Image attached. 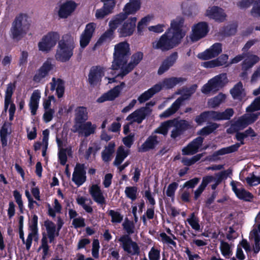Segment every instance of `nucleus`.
<instances>
[{"instance_id": "obj_64", "label": "nucleus", "mask_w": 260, "mask_h": 260, "mask_svg": "<svg viewBox=\"0 0 260 260\" xmlns=\"http://www.w3.org/2000/svg\"><path fill=\"white\" fill-rule=\"evenodd\" d=\"M95 28V24L94 23H89L86 25L85 29L82 33L92 38Z\"/></svg>"}, {"instance_id": "obj_1", "label": "nucleus", "mask_w": 260, "mask_h": 260, "mask_svg": "<svg viewBox=\"0 0 260 260\" xmlns=\"http://www.w3.org/2000/svg\"><path fill=\"white\" fill-rule=\"evenodd\" d=\"M59 39L60 35L57 31H49L43 36L38 44V47L39 51L47 53L58 43L55 59L61 62H66L73 56L76 47L75 38L70 33H68L63 35L61 40Z\"/></svg>"}, {"instance_id": "obj_60", "label": "nucleus", "mask_w": 260, "mask_h": 260, "mask_svg": "<svg viewBox=\"0 0 260 260\" xmlns=\"http://www.w3.org/2000/svg\"><path fill=\"white\" fill-rule=\"evenodd\" d=\"M178 187V184L177 182H173L169 185L166 190V194L172 199L174 198L175 192Z\"/></svg>"}, {"instance_id": "obj_62", "label": "nucleus", "mask_w": 260, "mask_h": 260, "mask_svg": "<svg viewBox=\"0 0 260 260\" xmlns=\"http://www.w3.org/2000/svg\"><path fill=\"white\" fill-rule=\"evenodd\" d=\"M255 0H241L237 2V6L240 9H246L249 8Z\"/></svg>"}, {"instance_id": "obj_40", "label": "nucleus", "mask_w": 260, "mask_h": 260, "mask_svg": "<svg viewBox=\"0 0 260 260\" xmlns=\"http://www.w3.org/2000/svg\"><path fill=\"white\" fill-rule=\"evenodd\" d=\"M76 201L77 203L82 206V207L88 213H91L93 211L91 204L92 202L90 199L82 196H78Z\"/></svg>"}, {"instance_id": "obj_47", "label": "nucleus", "mask_w": 260, "mask_h": 260, "mask_svg": "<svg viewBox=\"0 0 260 260\" xmlns=\"http://www.w3.org/2000/svg\"><path fill=\"white\" fill-rule=\"evenodd\" d=\"M226 99V95L222 92L219 93L218 95L211 99L209 101L210 105L213 107H216L223 102Z\"/></svg>"}, {"instance_id": "obj_61", "label": "nucleus", "mask_w": 260, "mask_h": 260, "mask_svg": "<svg viewBox=\"0 0 260 260\" xmlns=\"http://www.w3.org/2000/svg\"><path fill=\"white\" fill-rule=\"evenodd\" d=\"M124 230L130 235L135 232V225L133 222L125 220L122 224Z\"/></svg>"}, {"instance_id": "obj_20", "label": "nucleus", "mask_w": 260, "mask_h": 260, "mask_svg": "<svg viewBox=\"0 0 260 260\" xmlns=\"http://www.w3.org/2000/svg\"><path fill=\"white\" fill-rule=\"evenodd\" d=\"M178 58V54L177 52L172 53L162 61L158 69L157 74L160 75L168 71L175 63Z\"/></svg>"}, {"instance_id": "obj_50", "label": "nucleus", "mask_w": 260, "mask_h": 260, "mask_svg": "<svg viewBox=\"0 0 260 260\" xmlns=\"http://www.w3.org/2000/svg\"><path fill=\"white\" fill-rule=\"evenodd\" d=\"M124 192L126 196L132 201H134L137 199L138 194V188L137 187H126Z\"/></svg>"}, {"instance_id": "obj_32", "label": "nucleus", "mask_w": 260, "mask_h": 260, "mask_svg": "<svg viewBox=\"0 0 260 260\" xmlns=\"http://www.w3.org/2000/svg\"><path fill=\"white\" fill-rule=\"evenodd\" d=\"M187 81V79L183 77H171L169 78H165L162 81V85L160 84L162 87L169 89L173 88L177 84L180 82H184Z\"/></svg>"}, {"instance_id": "obj_31", "label": "nucleus", "mask_w": 260, "mask_h": 260, "mask_svg": "<svg viewBox=\"0 0 260 260\" xmlns=\"http://www.w3.org/2000/svg\"><path fill=\"white\" fill-rule=\"evenodd\" d=\"M213 120L219 121L223 120H230L234 114L232 108H227L223 112L212 111Z\"/></svg>"}, {"instance_id": "obj_30", "label": "nucleus", "mask_w": 260, "mask_h": 260, "mask_svg": "<svg viewBox=\"0 0 260 260\" xmlns=\"http://www.w3.org/2000/svg\"><path fill=\"white\" fill-rule=\"evenodd\" d=\"M41 93L40 90L38 89L34 90L30 96L29 104L31 114L32 115H35L37 113Z\"/></svg>"}, {"instance_id": "obj_19", "label": "nucleus", "mask_w": 260, "mask_h": 260, "mask_svg": "<svg viewBox=\"0 0 260 260\" xmlns=\"http://www.w3.org/2000/svg\"><path fill=\"white\" fill-rule=\"evenodd\" d=\"M206 15L209 18L217 22L224 21L226 17V14L224 10L220 7L215 6L207 10Z\"/></svg>"}, {"instance_id": "obj_12", "label": "nucleus", "mask_w": 260, "mask_h": 260, "mask_svg": "<svg viewBox=\"0 0 260 260\" xmlns=\"http://www.w3.org/2000/svg\"><path fill=\"white\" fill-rule=\"evenodd\" d=\"M184 21V19L182 18L178 20H173L171 23V27L166 30L169 31L170 34H172L181 42L185 35V32L182 29Z\"/></svg>"}, {"instance_id": "obj_42", "label": "nucleus", "mask_w": 260, "mask_h": 260, "mask_svg": "<svg viewBox=\"0 0 260 260\" xmlns=\"http://www.w3.org/2000/svg\"><path fill=\"white\" fill-rule=\"evenodd\" d=\"M172 122L171 120L162 122L160 126L155 129L154 133L167 135L169 128L172 127Z\"/></svg>"}, {"instance_id": "obj_48", "label": "nucleus", "mask_w": 260, "mask_h": 260, "mask_svg": "<svg viewBox=\"0 0 260 260\" xmlns=\"http://www.w3.org/2000/svg\"><path fill=\"white\" fill-rule=\"evenodd\" d=\"M197 87L198 86L196 84L191 85L189 87H183L182 95L181 98H183L184 100L188 99L196 92Z\"/></svg>"}, {"instance_id": "obj_44", "label": "nucleus", "mask_w": 260, "mask_h": 260, "mask_svg": "<svg viewBox=\"0 0 260 260\" xmlns=\"http://www.w3.org/2000/svg\"><path fill=\"white\" fill-rule=\"evenodd\" d=\"M128 150H125L123 146H119L116 152V156L113 162H122L128 154Z\"/></svg>"}, {"instance_id": "obj_27", "label": "nucleus", "mask_w": 260, "mask_h": 260, "mask_svg": "<svg viewBox=\"0 0 260 260\" xmlns=\"http://www.w3.org/2000/svg\"><path fill=\"white\" fill-rule=\"evenodd\" d=\"M161 89V85L160 84H156L141 94L139 96L138 100L140 103H144L152 97L155 93L159 92Z\"/></svg>"}, {"instance_id": "obj_51", "label": "nucleus", "mask_w": 260, "mask_h": 260, "mask_svg": "<svg viewBox=\"0 0 260 260\" xmlns=\"http://www.w3.org/2000/svg\"><path fill=\"white\" fill-rule=\"evenodd\" d=\"M62 207L57 199H55L53 207H49L48 213L50 216L55 217L56 213H60Z\"/></svg>"}, {"instance_id": "obj_21", "label": "nucleus", "mask_w": 260, "mask_h": 260, "mask_svg": "<svg viewBox=\"0 0 260 260\" xmlns=\"http://www.w3.org/2000/svg\"><path fill=\"white\" fill-rule=\"evenodd\" d=\"M86 179V172L83 164H77L73 174L72 181L78 186H80L85 182Z\"/></svg>"}, {"instance_id": "obj_43", "label": "nucleus", "mask_w": 260, "mask_h": 260, "mask_svg": "<svg viewBox=\"0 0 260 260\" xmlns=\"http://www.w3.org/2000/svg\"><path fill=\"white\" fill-rule=\"evenodd\" d=\"M219 126L216 123L211 122L208 125L203 127L199 132V134L202 136H207L213 133Z\"/></svg>"}, {"instance_id": "obj_56", "label": "nucleus", "mask_w": 260, "mask_h": 260, "mask_svg": "<svg viewBox=\"0 0 260 260\" xmlns=\"http://www.w3.org/2000/svg\"><path fill=\"white\" fill-rule=\"evenodd\" d=\"M246 181L248 185L255 186L260 184V176H256L252 173L246 178Z\"/></svg>"}, {"instance_id": "obj_29", "label": "nucleus", "mask_w": 260, "mask_h": 260, "mask_svg": "<svg viewBox=\"0 0 260 260\" xmlns=\"http://www.w3.org/2000/svg\"><path fill=\"white\" fill-rule=\"evenodd\" d=\"M75 126L86 122L88 119L86 108L83 106L78 107L75 110Z\"/></svg>"}, {"instance_id": "obj_36", "label": "nucleus", "mask_w": 260, "mask_h": 260, "mask_svg": "<svg viewBox=\"0 0 260 260\" xmlns=\"http://www.w3.org/2000/svg\"><path fill=\"white\" fill-rule=\"evenodd\" d=\"M213 179V177L211 176H208L203 178L201 184L194 192L195 200H197L200 197L207 185L211 182Z\"/></svg>"}, {"instance_id": "obj_18", "label": "nucleus", "mask_w": 260, "mask_h": 260, "mask_svg": "<svg viewBox=\"0 0 260 260\" xmlns=\"http://www.w3.org/2000/svg\"><path fill=\"white\" fill-rule=\"evenodd\" d=\"M125 83L122 82L120 85H117L106 93H104L97 100V102L102 103L108 101H113L117 98L122 88L124 87Z\"/></svg>"}, {"instance_id": "obj_63", "label": "nucleus", "mask_w": 260, "mask_h": 260, "mask_svg": "<svg viewBox=\"0 0 260 260\" xmlns=\"http://www.w3.org/2000/svg\"><path fill=\"white\" fill-rule=\"evenodd\" d=\"M72 153L71 150H67L66 149H62L58 152V159L60 162H67V153L69 155Z\"/></svg>"}, {"instance_id": "obj_16", "label": "nucleus", "mask_w": 260, "mask_h": 260, "mask_svg": "<svg viewBox=\"0 0 260 260\" xmlns=\"http://www.w3.org/2000/svg\"><path fill=\"white\" fill-rule=\"evenodd\" d=\"M204 138L198 137L184 147L182 150V153L184 155H193L197 153L202 146Z\"/></svg>"}, {"instance_id": "obj_13", "label": "nucleus", "mask_w": 260, "mask_h": 260, "mask_svg": "<svg viewBox=\"0 0 260 260\" xmlns=\"http://www.w3.org/2000/svg\"><path fill=\"white\" fill-rule=\"evenodd\" d=\"M122 23L115 16H114L109 22V28L100 37L97 43L101 44L107 39H112L115 30Z\"/></svg>"}, {"instance_id": "obj_23", "label": "nucleus", "mask_w": 260, "mask_h": 260, "mask_svg": "<svg viewBox=\"0 0 260 260\" xmlns=\"http://www.w3.org/2000/svg\"><path fill=\"white\" fill-rule=\"evenodd\" d=\"M75 127H76V131L74 132H77L85 137H88L94 134L96 128V125L92 124L90 121L85 122Z\"/></svg>"}, {"instance_id": "obj_33", "label": "nucleus", "mask_w": 260, "mask_h": 260, "mask_svg": "<svg viewBox=\"0 0 260 260\" xmlns=\"http://www.w3.org/2000/svg\"><path fill=\"white\" fill-rule=\"evenodd\" d=\"M44 225L46 228L47 236L50 242H52L54 240V238L59 235V231L56 229L55 224L51 221H45Z\"/></svg>"}, {"instance_id": "obj_7", "label": "nucleus", "mask_w": 260, "mask_h": 260, "mask_svg": "<svg viewBox=\"0 0 260 260\" xmlns=\"http://www.w3.org/2000/svg\"><path fill=\"white\" fill-rule=\"evenodd\" d=\"M117 240L123 250L128 254L133 255L139 253V247L138 244L128 235H122Z\"/></svg>"}, {"instance_id": "obj_57", "label": "nucleus", "mask_w": 260, "mask_h": 260, "mask_svg": "<svg viewBox=\"0 0 260 260\" xmlns=\"http://www.w3.org/2000/svg\"><path fill=\"white\" fill-rule=\"evenodd\" d=\"M158 240L164 244L172 245L174 247L176 246V243L174 241L165 233H161L160 234Z\"/></svg>"}, {"instance_id": "obj_2", "label": "nucleus", "mask_w": 260, "mask_h": 260, "mask_svg": "<svg viewBox=\"0 0 260 260\" xmlns=\"http://www.w3.org/2000/svg\"><path fill=\"white\" fill-rule=\"evenodd\" d=\"M131 55V48L129 44L126 41L121 42L115 45L113 53V60L110 68V74L114 75L113 71L123 68L128 61Z\"/></svg>"}, {"instance_id": "obj_17", "label": "nucleus", "mask_w": 260, "mask_h": 260, "mask_svg": "<svg viewBox=\"0 0 260 260\" xmlns=\"http://www.w3.org/2000/svg\"><path fill=\"white\" fill-rule=\"evenodd\" d=\"M208 24L206 22H200L194 25L192 28V40L197 41L205 37L209 32Z\"/></svg>"}, {"instance_id": "obj_5", "label": "nucleus", "mask_w": 260, "mask_h": 260, "mask_svg": "<svg viewBox=\"0 0 260 260\" xmlns=\"http://www.w3.org/2000/svg\"><path fill=\"white\" fill-rule=\"evenodd\" d=\"M26 14H20L15 18L10 29L11 37L13 40L19 41L26 34L28 26H26L24 20H26Z\"/></svg>"}, {"instance_id": "obj_39", "label": "nucleus", "mask_w": 260, "mask_h": 260, "mask_svg": "<svg viewBox=\"0 0 260 260\" xmlns=\"http://www.w3.org/2000/svg\"><path fill=\"white\" fill-rule=\"evenodd\" d=\"M208 120H213L212 111H206L202 112L199 115L196 117L195 122L198 125H201Z\"/></svg>"}, {"instance_id": "obj_34", "label": "nucleus", "mask_w": 260, "mask_h": 260, "mask_svg": "<svg viewBox=\"0 0 260 260\" xmlns=\"http://www.w3.org/2000/svg\"><path fill=\"white\" fill-rule=\"evenodd\" d=\"M158 143L157 136H150L147 138L145 142L141 145V151L146 152L150 149H153Z\"/></svg>"}, {"instance_id": "obj_26", "label": "nucleus", "mask_w": 260, "mask_h": 260, "mask_svg": "<svg viewBox=\"0 0 260 260\" xmlns=\"http://www.w3.org/2000/svg\"><path fill=\"white\" fill-rule=\"evenodd\" d=\"M104 3L102 8L97 9L95 12V17L98 19H102L105 16L109 15L113 12V10L115 7L113 3L109 1L101 0Z\"/></svg>"}, {"instance_id": "obj_52", "label": "nucleus", "mask_w": 260, "mask_h": 260, "mask_svg": "<svg viewBox=\"0 0 260 260\" xmlns=\"http://www.w3.org/2000/svg\"><path fill=\"white\" fill-rule=\"evenodd\" d=\"M65 90L64 82L60 79H57V87L56 88V93L58 98H62L64 94Z\"/></svg>"}, {"instance_id": "obj_15", "label": "nucleus", "mask_w": 260, "mask_h": 260, "mask_svg": "<svg viewBox=\"0 0 260 260\" xmlns=\"http://www.w3.org/2000/svg\"><path fill=\"white\" fill-rule=\"evenodd\" d=\"M221 52V44L216 43L212 45L210 48L198 54V57L202 60H208L217 56Z\"/></svg>"}, {"instance_id": "obj_4", "label": "nucleus", "mask_w": 260, "mask_h": 260, "mask_svg": "<svg viewBox=\"0 0 260 260\" xmlns=\"http://www.w3.org/2000/svg\"><path fill=\"white\" fill-rule=\"evenodd\" d=\"M228 82L226 74L221 73L210 79L201 89L203 93L207 94L211 92L216 93L223 88Z\"/></svg>"}, {"instance_id": "obj_9", "label": "nucleus", "mask_w": 260, "mask_h": 260, "mask_svg": "<svg viewBox=\"0 0 260 260\" xmlns=\"http://www.w3.org/2000/svg\"><path fill=\"white\" fill-rule=\"evenodd\" d=\"M105 70L100 66H92L88 75V82L90 86H94L100 83L104 76Z\"/></svg>"}, {"instance_id": "obj_37", "label": "nucleus", "mask_w": 260, "mask_h": 260, "mask_svg": "<svg viewBox=\"0 0 260 260\" xmlns=\"http://www.w3.org/2000/svg\"><path fill=\"white\" fill-rule=\"evenodd\" d=\"M237 145H232L229 147L222 148L215 151L212 154L213 159L215 160L217 159L218 156L230 154L237 151Z\"/></svg>"}, {"instance_id": "obj_14", "label": "nucleus", "mask_w": 260, "mask_h": 260, "mask_svg": "<svg viewBox=\"0 0 260 260\" xmlns=\"http://www.w3.org/2000/svg\"><path fill=\"white\" fill-rule=\"evenodd\" d=\"M54 65L50 60L47 59L42 66L37 71L33 77V81L36 83H40L43 79L47 77L49 72L53 69Z\"/></svg>"}, {"instance_id": "obj_3", "label": "nucleus", "mask_w": 260, "mask_h": 260, "mask_svg": "<svg viewBox=\"0 0 260 260\" xmlns=\"http://www.w3.org/2000/svg\"><path fill=\"white\" fill-rule=\"evenodd\" d=\"M181 42L169 31H166L160 36L158 40L152 42V47L154 49L160 50L162 52L169 51L178 46Z\"/></svg>"}, {"instance_id": "obj_28", "label": "nucleus", "mask_w": 260, "mask_h": 260, "mask_svg": "<svg viewBox=\"0 0 260 260\" xmlns=\"http://www.w3.org/2000/svg\"><path fill=\"white\" fill-rule=\"evenodd\" d=\"M230 94L234 100L242 101L246 95L243 83L239 81L230 90Z\"/></svg>"}, {"instance_id": "obj_41", "label": "nucleus", "mask_w": 260, "mask_h": 260, "mask_svg": "<svg viewBox=\"0 0 260 260\" xmlns=\"http://www.w3.org/2000/svg\"><path fill=\"white\" fill-rule=\"evenodd\" d=\"M172 121V126H174L182 133H184L190 127L189 122L186 120H178L176 118L171 120Z\"/></svg>"}, {"instance_id": "obj_46", "label": "nucleus", "mask_w": 260, "mask_h": 260, "mask_svg": "<svg viewBox=\"0 0 260 260\" xmlns=\"http://www.w3.org/2000/svg\"><path fill=\"white\" fill-rule=\"evenodd\" d=\"M186 221L192 229L198 231L200 229L199 220L194 213H191L187 218Z\"/></svg>"}, {"instance_id": "obj_11", "label": "nucleus", "mask_w": 260, "mask_h": 260, "mask_svg": "<svg viewBox=\"0 0 260 260\" xmlns=\"http://www.w3.org/2000/svg\"><path fill=\"white\" fill-rule=\"evenodd\" d=\"M231 185L233 191L239 199L246 202L252 201L253 196L243 188L240 183L232 181L231 182Z\"/></svg>"}, {"instance_id": "obj_22", "label": "nucleus", "mask_w": 260, "mask_h": 260, "mask_svg": "<svg viewBox=\"0 0 260 260\" xmlns=\"http://www.w3.org/2000/svg\"><path fill=\"white\" fill-rule=\"evenodd\" d=\"M77 4L72 1H67L61 4L58 12V15L61 18H67L76 9Z\"/></svg>"}, {"instance_id": "obj_54", "label": "nucleus", "mask_w": 260, "mask_h": 260, "mask_svg": "<svg viewBox=\"0 0 260 260\" xmlns=\"http://www.w3.org/2000/svg\"><path fill=\"white\" fill-rule=\"evenodd\" d=\"M258 110H260V95L256 98L246 108V111L248 112H253Z\"/></svg>"}, {"instance_id": "obj_25", "label": "nucleus", "mask_w": 260, "mask_h": 260, "mask_svg": "<svg viewBox=\"0 0 260 260\" xmlns=\"http://www.w3.org/2000/svg\"><path fill=\"white\" fill-rule=\"evenodd\" d=\"M146 107H142L137 109L130 114L126 118V120L130 121V123L137 122L140 124L145 119L147 113Z\"/></svg>"}, {"instance_id": "obj_6", "label": "nucleus", "mask_w": 260, "mask_h": 260, "mask_svg": "<svg viewBox=\"0 0 260 260\" xmlns=\"http://www.w3.org/2000/svg\"><path fill=\"white\" fill-rule=\"evenodd\" d=\"M140 0H129V2L124 6L123 12L115 16L121 22H123L127 19L129 15L135 14L140 9Z\"/></svg>"}, {"instance_id": "obj_58", "label": "nucleus", "mask_w": 260, "mask_h": 260, "mask_svg": "<svg viewBox=\"0 0 260 260\" xmlns=\"http://www.w3.org/2000/svg\"><path fill=\"white\" fill-rule=\"evenodd\" d=\"M250 13L254 17H260V0H255Z\"/></svg>"}, {"instance_id": "obj_49", "label": "nucleus", "mask_w": 260, "mask_h": 260, "mask_svg": "<svg viewBox=\"0 0 260 260\" xmlns=\"http://www.w3.org/2000/svg\"><path fill=\"white\" fill-rule=\"evenodd\" d=\"M160 248L159 246H153L148 253L149 260H159L160 257Z\"/></svg>"}, {"instance_id": "obj_59", "label": "nucleus", "mask_w": 260, "mask_h": 260, "mask_svg": "<svg viewBox=\"0 0 260 260\" xmlns=\"http://www.w3.org/2000/svg\"><path fill=\"white\" fill-rule=\"evenodd\" d=\"M100 242L98 239H94L92 243L91 253L92 256L94 258H98L99 257Z\"/></svg>"}, {"instance_id": "obj_10", "label": "nucleus", "mask_w": 260, "mask_h": 260, "mask_svg": "<svg viewBox=\"0 0 260 260\" xmlns=\"http://www.w3.org/2000/svg\"><path fill=\"white\" fill-rule=\"evenodd\" d=\"M143 56V53L140 51L134 53L131 56V61L121 68V72L118 74V76L123 77L130 73L141 62Z\"/></svg>"}, {"instance_id": "obj_35", "label": "nucleus", "mask_w": 260, "mask_h": 260, "mask_svg": "<svg viewBox=\"0 0 260 260\" xmlns=\"http://www.w3.org/2000/svg\"><path fill=\"white\" fill-rule=\"evenodd\" d=\"M259 60V57L256 55L251 54L247 56V57L242 63V70H249L257 63Z\"/></svg>"}, {"instance_id": "obj_55", "label": "nucleus", "mask_w": 260, "mask_h": 260, "mask_svg": "<svg viewBox=\"0 0 260 260\" xmlns=\"http://www.w3.org/2000/svg\"><path fill=\"white\" fill-rule=\"evenodd\" d=\"M38 217L37 215H34L31 219V223L29 224V234L38 236Z\"/></svg>"}, {"instance_id": "obj_24", "label": "nucleus", "mask_w": 260, "mask_h": 260, "mask_svg": "<svg viewBox=\"0 0 260 260\" xmlns=\"http://www.w3.org/2000/svg\"><path fill=\"white\" fill-rule=\"evenodd\" d=\"M89 192L95 202L100 206L106 204V199L104 193L97 184H93L89 189Z\"/></svg>"}, {"instance_id": "obj_8", "label": "nucleus", "mask_w": 260, "mask_h": 260, "mask_svg": "<svg viewBox=\"0 0 260 260\" xmlns=\"http://www.w3.org/2000/svg\"><path fill=\"white\" fill-rule=\"evenodd\" d=\"M137 20L136 17H133L126 19L125 21H124L121 26L117 30L119 37H127L131 36L135 30Z\"/></svg>"}, {"instance_id": "obj_45", "label": "nucleus", "mask_w": 260, "mask_h": 260, "mask_svg": "<svg viewBox=\"0 0 260 260\" xmlns=\"http://www.w3.org/2000/svg\"><path fill=\"white\" fill-rule=\"evenodd\" d=\"M237 31V25L235 24H229L224 26L221 31V34L226 37L233 36Z\"/></svg>"}, {"instance_id": "obj_53", "label": "nucleus", "mask_w": 260, "mask_h": 260, "mask_svg": "<svg viewBox=\"0 0 260 260\" xmlns=\"http://www.w3.org/2000/svg\"><path fill=\"white\" fill-rule=\"evenodd\" d=\"M108 214L111 217V222L114 223H120L123 219V216L117 211L110 210L108 211Z\"/></svg>"}, {"instance_id": "obj_38", "label": "nucleus", "mask_w": 260, "mask_h": 260, "mask_svg": "<svg viewBox=\"0 0 260 260\" xmlns=\"http://www.w3.org/2000/svg\"><path fill=\"white\" fill-rule=\"evenodd\" d=\"M219 249L221 254L225 258H230L233 254V247L228 243L221 241L220 243Z\"/></svg>"}]
</instances>
